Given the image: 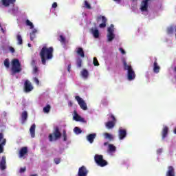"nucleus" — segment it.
I'll use <instances>...</instances> for the list:
<instances>
[{
	"instance_id": "1",
	"label": "nucleus",
	"mask_w": 176,
	"mask_h": 176,
	"mask_svg": "<svg viewBox=\"0 0 176 176\" xmlns=\"http://www.w3.org/2000/svg\"><path fill=\"white\" fill-rule=\"evenodd\" d=\"M53 52H54L53 47H47L44 46L42 47L39 56L43 65H46V61L53 58Z\"/></svg>"
},
{
	"instance_id": "2",
	"label": "nucleus",
	"mask_w": 176,
	"mask_h": 176,
	"mask_svg": "<svg viewBox=\"0 0 176 176\" xmlns=\"http://www.w3.org/2000/svg\"><path fill=\"white\" fill-rule=\"evenodd\" d=\"M11 65V71L12 72V75H15V74H20V72L23 70L21 68V63L17 58L13 59L12 60Z\"/></svg>"
},
{
	"instance_id": "3",
	"label": "nucleus",
	"mask_w": 176,
	"mask_h": 176,
	"mask_svg": "<svg viewBox=\"0 0 176 176\" xmlns=\"http://www.w3.org/2000/svg\"><path fill=\"white\" fill-rule=\"evenodd\" d=\"M123 65L124 71H128V80H134V79H135V72H134V70H133L131 65H127V62H126L125 60H123Z\"/></svg>"
},
{
	"instance_id": "4",
	"label": "nucleus",
	"mask_w": 176,
	"mask_h": 176,
	"mask_svg": "<svg viewBox=\"0 0 176 176\" xmlns=\"http://www.w3.org/2000/svg\"><path fill=\"white\" fill-rule=\"evenodd\" d=\"M61 132H60V129L58 126H56L54 131L52 133L49 135V140L50 142L53 141H57V140H60L61 138Z\"/></svg>"
},
{
	"instance_id": "5",
	"label": "nucleus",
	"mask_w": 176,
	"mask_h": 176,
	"mask_svg": "<svg viewBox=\"0 0 176 176\" xmlns=\"http://www.w3.org/2000/svg\"><path fill=\"white\" fill-rule=\"evenodd\" d=\"M94 160L96 164L100 166V167H105V166H108V162L104 160V156H102V155H95Z\"/></svg>"
},
{
	"instance_id": "6",
	"label": "nucleus",
	"mask_w": 176,
	"mask_h": 176,
	"mask_svg": "<svg viewBox=\"0 0 176 176\" xmlns=\"http://www.w3.org/2000/svg\"><path fill=\"white\" fill-rule=\"evenodd\" d=\"M75 100H77L78 105H80V107L81 109H82V111H87V104H86V102H85V100L80 98V96H75Z\"/></svg>"
},
{
	"instance_id": "7",
	"label": "nucleus",
	"mask_w": 176,
	"mask_h": 176,
	"mask_svg": "<svg viewBox=\"0 0 176 176\" xmlns=\"http://www.w3.org/2000/svg\"><path fill=\"white\" fill-rule=\"evenodd\" d=\"M107 41L108 42H112L115 39V34H113V24H111L107 29Z\"/></svg>"
},
{
	"instance_id": "8",
	"label": "nucleus",
	"mask_w": 176,
	"mask_h": 176,
	"mask_svg": "<svg viewBox=\"0 0 176 176\" xmlns=\"http://www.w3.org/2000/svg\"><path fill=\"white\" fill-rule=\"evenodd\" d=\"M101 21L102 23L99 25L100 28H105V27H107V21H108L107 17H105V16L100 15L96 18V21L98 23Z\"/></svg>"
},
{
	"instance_id": "9",
	"label": "nucleus",
	"mask_w": 176,
	"mask_h": 176,
	"mask_svg": "<svg viewBox=\"0 0 176 176\" xmlns=\"http://www.w3.org/2000/svg\"><path fill=\"white\" fill-rule=\"evenodd\" d=\"M24 90L25 93H30V91H32V90H34V87H32L31 82H30V80H26L25 81Z\"/></svg>"
},
{
	"instance_id": "10",
	"label": "nucleus",
	"mask_w": 176,
	"mask_h": 176,
	"mask_svg": "<svg viewBox=\"0 0 176 176\" xmlns=\"http://www.w3.org/2000/svg\"><path fill=\"white\" fill-rule=\"evenodd\" d=\"M87 174H89V170L85 166H82L79 168L78 172V176H87Z\"/></svg>"
},
{
	"instance_id": "11",
	"label": "nucleus",
	"mask_w": 176,
	"mask_h": 176,
	"mask_svg": "<svg viewBox=\"0 0 176 176\" xmlns=\"http://www.w3.org/2000/svg\"><path fill=\"white\" fill-rule=\"evenodd\" d=\"M149 0H144L141 3L140 10L141 12H148V3Z\"/></svg>"
},
{
	"instance_id": "12",
	"label": "nucleus",
	"mask_w": 176,
	"mask_h": 176,
	"mask_svg": "<svg viewBox=\"0 0 176 176\" xmlns=\"http://www.w3.org/2000/svg\"><path fill=\"white\" fill-rule=\"evenodd\" d=\"M127 136V131L126 129H120L118 130V138L119 140H124Z\"/></svg>"
},
{
	"instance_id": "13",
	"label": "nucleus",
	"mask_w": 176,
	"mask_h": 176,
	"mask_svg": "<svg viewBox=\"0 0 176 176\" xmlns=\"http://www.w3.org/2000/svg\"><path fill=\"white\" fill-rule=\"evenodd\" d=\"M0 170L1 171L6 170V156H3L1 158V160L0 162Z\"/></svg>"
},
{
	"instance_id": "14",
	"label": "nucleus",
	"mask_w": 176,
	"mask_h": 176,
	"mask_svg": "<svg viewBox=\"0 0 176 176\" xmlns=\"http://www.w3.org/2000/svg\"><path fill=\"white\" fill-rule=\"evenodd\" d=\"M166 176H175V169L173 166H169L168 167V170L166 171Z\"/></svg>"
},
{
	"instance_id": "15",
	"label": "nucleus",
	"mask_w": 176,
	"mask_h": 176,
	"mask_svg": "<svg viewBox=\"0 0 176 176\" xmlns=\"http://www.w3.org/2000/svg\"><path fill=\"white\" fill-rule=\"evenodd\" d=\"M74 120H76V122H85V119L82 117H80V116H79V114H78V112L74 110Z\"/></svg>"
},
{
	"instance_id": "16",
	"label": "nucleus",
	"mask_w": 176,
	"mask_h": 176,
	"mask_svg": "<svg viewBox=\"0 0 176 176\" xmlns=\"http://www.w3.org/2000/svg\"><path fill=\"white\" fill-rule=\"evenodd\" d=\"M28 153V147H22L19 151V157H24L25 155Z\"/></svg>"
},
{
	"instance_id": "17",
	"label": "nucleus",
	"mask_w": 176,
	"mask_h": 176,
	"mask_svg": "<svg viewBox=\"0 0 176 176\" xmlns=\"http://www.w3.org/2000/svg\"><path fill=\"white\" fill-rule=\"evenodd\" d=\"M90 31L91 34L94 35V37H95L96 39L98 38H100V32L98 31V29H97V28H92L90 29Z\"/></svg>"
},
{
	"instance_id": "18",
	"label": "nucleus",
	"mask_w": 176,
	"mask_h": 176,
	"mask_svg": "<svg viewBox=\"0 0 176 176\" xmlns=\"http://www.w3.org/2000/svg\"><path fill=\"white\" fill-rule=\"evenodd\" d=\"M162 140H164L168 135V126H165L162 131Z\"/></svg>"
},
{
	"instance_id": "19",
	"label": "nucleus",
	"mask_w": 176,
	"mask_h": 176,
	"mask_svg": "<svg viewBox=\"0 0 176 176\" xmlns=\"http://www.w3.org/2000/svg\"><path fill=\"white\" fill-rule=\"evenodd\" d=\"M1 2L3 6L8 8V6H10V4L14 3V2H16V0H1Z\"/></svg>"
},
{
	"instance_id": "20",
	"label": "nucleus",
	"mask_w": 176,
	"mask_h": 176,
	"mask_svg": "<svg viewBox=\"0 0 176 176\" xmlns=\"http://www.w3.org/2000/svg\"><path fill=\"white\" fill-rule=\"evenodd\" d=\"M96 135H97L96 133H91V134L88 135L87 136V141H89V142H90V144H93V142H94V140H95Z\"/></svg>"
},
{
	"instance_id": "21",
	"label": "nucleus",
	"mask_w": 176,
	"mask_h": 176,
	"mask_svg": "<svg viewBox=\"0 0 176 176\" xmlns=\"http://www.w3.org/2000/svg\"><path fill=\"white\" fill-rule=\"evenodd\" d=\"M76 53L80 56L82 58H85V51H83V48L78 47Z\"/></svg>"
},
{
	"instance_id": "22",
	"label": "nucleus",
	"mask_w": 176,
	"mask_h": 176,
	"mask_svg": "<svg viewBox=\"0 0 176 176\" xmlns=\"http://www.w3.org/2000/svg\"><path fill=\"white\" fill-rule=\"evenodd\" d=\"M36 127V126L35 125V124H33L30 129V135H31L32 138H35V128Z\"/></svg>"
},
{
	"instance_id": "23",
	"label": "nucleus",
	"mask_w": 176,
	"mask_h": 176,
	"mask_svg": "<svg viewBox=\"0 0 176 176\" xmlns=\"http://www.w3.org/2000/svg\"><path fill=\"white\" fill-rule=\"evenodd\" d=\"M153 71L155 74H159V72L160 71V67L159 65H157V61L156 60V59L154 62Z\"/></svg>"
},
{
	"instance_id": "24",
	"label": "nucleus",
	"mask_w": 176,
	"mask_h": 176,
	"mask_svg": "<svg viewBox=\"0 0 176 176\" xmlns=\"http://www.w3.org/2000/svg\"><path fill=\"white\" fill-rule=\"evenodd\" d=\"M116 124V122L113 121H108L106 123V127H107V129H113Z\"/></svg>"
},
{
	"instance_id": "25",
	"label": "nucleus",
	"mask_w": 176,
	"mask_h": 176,
	"mask_svg": "<svg viewBox=\"0 0 176 176\" xmlns=\"http://www.w3.org/2000/svg\"><path fill=\"white\" fill-rule=\"evenodd\" d=\"M81 75L82 78H85V79H87L89 78V72L86 69H83L81 72Z\"/></svg>"
},
{
	"instance_id": "26",
	"label": "nucleus",
	"mask_w": 176,
	"mask_h": 176,
	"mask_svg": "<svg viewBox=\"0 0 176 176\" xmlns=\"http://www.w3.org/2000/svg\"><path fill=\"white\" fill-rule=\"evenodd\" d=\"M50 109H52L50 104H47L45 107H43V111L44 113H49L50 112Z\"/></svg>"
},
{
	"instance_id": "27",
	"label": "nucleus",
	"mask_w": 176,
	"mask_h": 176,
	"mask_svg": "<svg viewBox=\"0 0 176 176\" xmlns=\"http://www.w3.org/2000/svg\"><path fill=\"white\" fill-rule=\"evenodd\" d=\"M6 145V139H3L2 142L0 144V153H3V146Z\"/></svg>"
},
{
	"instance_id": "28",
	"label": "nucleus",
	"mask_w": 176,
	"mask_h": 176,
	"mask_svg": "<svg viewBox=\"0 0 176 176\" xmlns=\"http://www.w3.org/2000/svg\"><path fill=\"white\" fill-rule=\"evenodd\" d=\"M28 118V113H27V111H23L21 114V119L23 122H25Z\"/></svg>"
},
{
	"instance_id": "29",
	"label": "nucleus",
	"mask_w": 176,
	"mask_h": 176,
	"mask_svg": "<svg viewBox=\"0 0 176 176\" xmlns=\"http://www.w3.org/2000/svg\"><path fill=\"white\" fill-rule=\"evenodd\" d=\"M25 24L30 28V30L34 29V23H32V22H31L30 20L27 19L25 21Z\"/></svg>"
},
{
	"instance_id": "30",
	"label": "nucleus",
	"mask_w": 176,
	"mask_h": 176,
	"mask_svg": "<svg viewBox=\"0 0 176 176\" xmlns=\"http://www.w3.org/2000/svg\"><path fill=\"white\" fill-rule=\"evenodd\" d=\"M109 152H116V146L113 144H109Z\"/></svg>"
},
{
	"instance_id": "31",
	"label": "nucleus",
	"mask_w": 176,
	"mask_h": 176,
	"mask_svg": "<svg viewBox=\"0 0 176 176\" xmlns=\"http://www.w3.org/2000/svg\"><path fill=\"white\" fill-rule=\"evenodd\" d=\"M76 65L78 68H80L82 67V58H78L76 59Z\"/></svg>"
},
{
	"instance_id": "32",
	"label": "nucleus",
	"mask_w": 176,
	"mask_h": 176,
	"mask_svg": "<svg viewBox=\"0 0 176 176\" xmlns=\"http://www.w3.org/2000/svg\"><path fill=\"white\" fill-rule=\"evenodd\" d=\"M16 39L18 41L19 45H23V38L21 37V35L18 34L16 36Z\"/></svg>"
},
{
	"instance_id": "33",
	"label": "nucleus",
	"mask_w": 176,
	"mask_h": 176,
	"mask_svg": "<svg viewBox=\"0 0 176 176\" xmlns=\"http://www.w3.org/2000/svg\"><path fill=\"white\" fill-rule=\"evenodd\" d=\"M74 131L75 133V134H82V129H80L79 127L76 126L74 129Z\"/></svg>"
},
{
	"instance_id": "34",
	"label": "nucleus",
	"mask_w": 176,
	"mask_h": 176,
	"mask_svg": "<svg viewBox=\"0 0 176 176\" xmlns=\"http://www.w3.org/2000/svg\"><path fill=\"white\" fill-rule=\"evenodd\" d=\"M104 137L105 138H107V140H109L110 141H112V140H113V136H112V135L108 133H104Z\"/></svg>"
},
{
	"instance_id": "35",
	"label": "nucleus",
	"mask_w": 176,
	"mask_h": 176,
	"mask_svg": "<svg viewBox=\"0 0 176 176\" xmlns=\"http://www.w3.org/2000/svg\"><path fill=\"white\" fill-rule=\"evenodd\" d=\"M93 64L95 67H98L100 65V63H98V60L97 59V57L94 58Z\"/></svg>"
},
{
	"instance_id": "36",
	"label": "nucleus",
	"mask_w": 176,
	"mask_h": 176,
	"mask_svg": "<svg viewBox=\"0 0 176 176\" xmlns=\"http://www.w3.org/2000/svg\"><path fill=\"white\" fill-rule=\"evenodd\" d=\"M84 5H85V7L86 8V9H91V6L90 5V3H89V2L87 1V0H85L84 1Z\"/></svg>"
},
{
	"instance_id": "37",
	"label": "nucleus",
	"mask_w": 176,
	"mask_h": 176,
	"mask_svg": "<svg viewBox=\"0 0 176 176\" xmlns=\"http://www.w3.org/2000/svg\"><path fill=\"white\" fill-rule=\"evenodd\" d=\"M4 66L6 68H9V67H10V63L9 62V59L6 58L4 60Z\"/></svg>"
},
{
	"instance_id": "38",
	"label": "nucleus",
	"mask_w": 176,
	"mask_h": 176,
	"mask_svg": "<svg viewBox=\"0 0 176 176\" xmlns=\"http://www.w3.org/2000/svg\"><path fill=\"white\" fill-rule=\"evenodd\" d=\"M59 38H60L59 41L61 42L63 45H65V37H64V36L63 35H60Z\"/></svg>"
},
{
	"instance_id": "39",
	"label": "nucleus",
	"mask_w": 176,
	"mask_h": 176,
	"mask_svg": "<svg viewBox=\"0 0 176 176\" xmlns=\"http://www.w3.org/2000/svg\"><path fill=\"white\" fill-rule=\"evenodd\" d=\"M174 32V28L173 27H170L167 28V34H170Z\"/></svg>"
},
{
	"instance_id": "40",
	"label": "nucleus",
	"mask_w": 176,
	"mask_h": 176,
	"mask_svg": "<svg viewBox=\"0 0 176 176\" xmlns=\"http://www.w3.org/2000/svg\"><path fill=\"white\" fill-rule=\"evenodd\" d=\"M63 141H67V131L63 130Z\"/></svg>"
},
{
	"instance_id": "41",
	"label": "nucleus",
	"mask_w": 176,
	"mask_h": 176,
	"mask_svg": "<svg viewBox=\"0 0 176 176\" xmlns=\"http://www.w3.org/2000/svg\"><path fill=\"white\" fill-rule=\"evenodd\" d=\"M38 67L36 66H34V68H33V74L34 75H38Z\"/></svg>"
},
{
	"instance_id": "42",
	"label": "nucleus",
	"mask_w": 176,
	"mask_h": 176,
	"mask_svg": "<svg viewBox=\"0 0 176 176\" xmlns=\"http://www.w3.org/2000/svg\"><path fill=\"white\" fill-rule=\"evenodd\" d=\"M60 162H61V160L60 158H55L54 159L55 164H60Z\"/></svg>"
},
{
	"instance_id": "43",
	"label": "nucleus",
	"mask_w": 176,
	"mask_h": 176,
	"mask_svg": "<svg viewBox=\"0 0 176 176\" xmlns=\"http://www.w3.org/2000/svg\"><path fill=\"white\" fill-rule=\"evenodd\" d=\"M110 118L112 119L111 122H114L115 123H116V118H115V116H113V114H111Z\"/></svg>"
},
{
	"instance_id": "44",
	"label": "nucleus",
	"mask_w": 176,
	"mask_h": 176,
	"mask_svg": "<svg viewBox=\"0 0 176 176\" xmlns=\"http://www.w3.org/2000/svg\"><path fill=\"white\" fill-rule=\"evenodd\" d=\"M25 170H26L25 166L23 167V168H20V170H19V173H20L21 174H23V173H25Z\"/></svg>"
},
{
	"instance_id": "45",
	"label": "nucleus",
	"mask_w": 176,
	"mask_h": 176,
	"mask_svg": "<svg viewBox=\"0 0 176 176\" xmlns=\"http://www.w3.org/2000/svg\"><path fill=\"white\" fill-rule=\"evenodd\" d=\"M34 82H35L36 85H39V80L36 77L34 78Z\"/></svg>"
},
{
	"instance_id": "46",
	"label": "nucleus",
	"mask_w": 176,
	"mask_h": 176,
	"mask_svg": "<svg viewBox=\"0 0 176 176\" xmlns=\"http://www.w3.org/2000/svg\"><path fill=\"white\" fill-rule=\"evenodd\" d=\"M35 34H30V40L34 41L35 39Z\"/></svg>"
},
{
	"instance_id": "47",
	"label": "nucleus",
	"mask_w": 176,
	"mask_h": 176,
	"mask_svg": "<svg viewBox=\"0 0 176 176\" xmlns=\"http://www.w3.org/2000/svg\"><path fill=\"white\" fill-rule=\"evenodd\" d=\"M119 50L122 53V54H126V51H124L123 48H120Z\"/></svg>"
},
{
	"instance_id": "48",
	"label": "nucleus",
	"mask_w": 176,
	"mask_h": 176,
	"mask_svg": "<svg viewBox=\"0 0 176 176\" xmlns=\"http://www.w3.org/2000/svg\"><path fill=\"white\" fill-rule=\"evenodd\" d=\"M3 140H5V139L3 138V133H0V142H1V141H3Z\"/></svg>"
},
{
	"instance_id": "49",
	"label": "nucleus",
	"mask_w": 176,
	"mask_h": 176,
	"mask_svg": "<svg viewBox=\"0 0 176 176\" xmlns=\"http://www.w3.org/2000/svg\"><path fill=\"white\" fill-rule=\"evenodd\" d=\"M10 51L11 52V53H14L15 52L14 48L12 47H10Z\"/></svg>"
},
{
	"instance_id": "50",
	"label": "nucleus",
	"mask_w": 176,
	"mask_h": 176,
	"mask_svg": "<svg viewBox=\"0 0 176 176\" xmlns=\"http://www.w3.org/2000/svg\"><path fill=\"white\" fill-rule=\"evenodd\" d=\"M52 8H53L54 9H56V8H57V3H56V2L53 3V4H52Z\"/></svg>"
},
{
	"instance_id": "51",
	"label": "nucleus",
	"mask_w": 176,
	"mask_h": 176,
	"mask_svg": "<svg viewBox=\"0 0 176 176\" xmlns=\"http://www.w3.org/2000/svg\"><path fill=\"white\" fill-rule=\"evenodd\" d=\"M38 31L36 30V29H34L33 30H32V32L30 33V34H33V35H35V34H36V32H37Z\"/></svg>"
},
{
	"instance_id": "52",
	"label": "nucleus",
	"mask_w": 176,
	"mask_h": 176,
	"mask_svg": "<svg viewBox=\"0 0 176 176\" xmlns=\"http://www.w3.org/2000/svg\"><path fill=\"white\" fill-rule=\"evenodd\" d=\"M67 71H68V72H71V65H68Z\"/></svg>"
},
{
	"instance_id": "53",
	"label": "nucleus",
	"mask_w": 176,
	"mask_h": 176,
	"mask_svg": "<svg viewBox=\"0 0 176 176\" xmlns=\"http://www.w3.org/2000/svg\"><path fill=\"white\" fill-rule=\"evenodd\" d=\"M32 65H35V60H32L31 63Z\"/></svg>"
},
{
	"instance_id": "54",
	"label": "nucleus",
	"mask_w": 176,
	"mask_h": 176,
	"mask_svg": "<svg viewBox=\"0 0 176 176\" xmlns=\"http://www.w3.org/2000/svg\"><path fill=\"white\" fill-rule=\"evenodd\" d=\"M104 146L108 145V142H104Z\"/></svg>"
},
{
	"instance_id": "55",
	"label": "nucleus",
	"mask_w": 176,
	"mask_h": 176,
	"mask_svg": "<svg viewBox=\"0 0 176 176\" xmlns=\"http://www.w3.org/2000/svg\"><path fill=\"white\" fill-rule=\"evenodd\" d=\"M115 1L116 2H120V0H113Z\"/></svg>"
},
{
	"instance_id": "56",
	"label": "nucleus",
	"mask_w": 176,
	"mask_h": 176,
	"mask_svg": "<svg viewBox=\"0 0 176 176\" xmlns=\"http://www.w3.org/2000/svg\"><path fill=\"white\" fill-rule=\"evenodd\" d=\"M174 72H176V66L174 68Z\"/></svg>"
},
{
	"instance_id": "57",
	"label": "nucleus",
	"mask_w": 176,
	"mask_h": 176,
	"mask_svg": "<svg viewBox=\"0 0 176 176\" xmlns=\"http://www.w3.org/2000/svg\"><path fill=\"white\" fill-rule=\"evenodd\" d=\"M28 47H31V44L29 43V44H28Z\"/></svg>"
},
{
	"instance_id": "58",
	"label": "nucleus",
	"mask_w": 176,
	"mask_h": 176,
	"mask_svg": "<svg viewBox=\"0 0 176 176\" xmlns=\"http://www.w3.org/2000/svg\"><path fill=\"white\" fill-rule=\"evenodd\" d=\"M158 152H160H160H162V150H158Z\"/></svg>"
},
{
	"instance_id": "59",
	"label": "nucleus",
	"mask_w": 176,
	"mask_h": 176,
	"mask_svg": "<svg viewBox=\"0 0 176 176\" xmlns=\"http://www.w3.org/2000/svg\"><path fill=\"white\" fill-rule=\"evenodd\" d=\"M133 1V2H134V1H137V0H132Z\"/></svg>"
}]
</instances>
